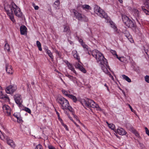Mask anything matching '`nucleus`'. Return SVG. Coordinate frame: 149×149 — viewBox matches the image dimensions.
I'll return each instance as SVG.
<instances>
[{
    "instance_id": "obj_1",
    "label": "nucleus",
    "mask_w": 149,
    "mask_h": 149,
    "mask_svg": "<svg viewBox=\"0 0 149 149\" xmlns=\"http://www.w3.org/2000/svg\"><path fill=\"white\" fill-rule=\"evenodd\" d=\"M4 8L8 15L12 14L13 11L15 15L19 17L22 15L20 9L14 3H12L10 5H7Z\"/></svg>"
},
{
    "instance_id": "obj_2",
    "label": "nucleus",
    "mask_w": 149,
    "mask_h": 149,
    "mask_svg": "<svg viewBox=\"0 0 149 149\" xmlns=\"http://www.w3.org/2000/svg\"><path fill=\"white\" fill-rule=\"evenodd\" d=\"M92 55L95 57L97 62H100L101 65H105L107 66V60L104 58L103 54L98 51L95 50L92 52Z\"/></svg>"
},
{
    "instance_id": "obj_3",
    "label": "nucleus",
    "mask_w": 149,
    "mask_h": 149,
    "mask_svg": "<svg viewBox=\"0 0 149 149\" xmlns=\"http://www.w3.org/2000/svg\"><path fill=\"white\" fill-rule=\"evenodd\" d=\"M56 101L61 105L62 109H68L70 111H72V108L70 106L68 101L66 99L62 97H57Z\"/></svg>"
},
{
    "instance_id": "obj_4",
    "label": "nucleus",
    "mask_w": 149,
    "mask_h": 149,
    "mask_svg": "<svg viewBox=\"0 0 149 149\" xmlns=\"http://www.w3.org/2000/svg\"><path fill=\"white\" fill-rule=\"evenodd\" d=\"M81 103L84 106L96 108L98 110H101V109L99 105L95 103L93 100L91 99H88L87 100H83L81 101Z\"/></svg>"
},
{
    "instance_id": "obj_5",
    "label": "nucleus",
    "mask_w": 149,
    "mask_h": 149,
    "mask_svg": "<svg viewBox=\"0 0 149 149\" xmlns=\"http://www.w3.org/2000/svg\"><path fill=\"white\" fill-rule=\"evenodd\" d=\"M72 12L74 13V17L79 21L82 22H87L88 21V18L84 15L79 13L77 10L74 9L72 10Z\"/></svg>"
},
{
    "instance_id": "obj_6",
    "label": "nucleus",
    "mask_w": 149,
    "mask_h": 149,
    "mask_svg": "<svg viewBox=\"0 0 149 149\" xmlns=\"http://www.w3.org/2000/svg\"><path fill=\"white\" fill-rule=\"evenodd\" d=\"M94 10V12L97 14V15L105 19L107 18V14L99 6L97 5L95 6Z\"/></svg>"
},
{
    "instance_id": "obj_7",
    "label": "nucleus",
    "mask_w": 149,
    "mask_h": 149,
    "mask_svg": "<svg viewBox=\"0 0 149 149\" xmlns=\"http://www.w3.org/2000/svg\"><path fill=\"white\" fill-rule=\"evenodd\" d=\"M122 19L124 23L128 27L133 28L135 27L134 23L125 15H122Z\"/></svg>"
},
{
    "instance_id": "obj_8",
    "label": "nucleus",
    "mask_w": 149,
    "mask_h": 149,
    "mask_svg": "<svg viewBox=\"0 0 149 149\" xmlns=\"http://www.w3.org/2000/svg\"><path fill=\"white\" fill-rule=\"evenodd\" d=\"M17 89L16 85H10L7 87L6 90V93H11L15 91Z\"/></svg>"
},
{
    "instance_id": "obj_9",
    "label": "nucleus",
    "mask_w": 149,
    "mask_h": 149,
    "mask_svg": "<svg viewBox=\"0 0 149 149\" xmlns=\"http://www.w3.org/2000/svg\"><path fill=\"white\" fill-rule=\"evenodd\" d=\"M14 98L16 103L20 106L22 102L21 95L19 94H16L14 95Z\"/></svg>"
},
{
    "instance_id": "obj_10",
    "label": "nucleus",
    "mask_w": 149,
    "mask_h": 149,
    "mask_svg": "<svg viewBox=\"0 0 149 149\" xmlns=\"http://www.w3.org/2000/svg\"><path fill=\"white\" fill-rule=\"evenodd\" d=\"M3 111L5 115L7 116H10L11 115V109L7 105H4L3 107Z\"/></svg>"
},
{
    "instance_id": "obj_11",
    "label": "nucleus",
    "mask_w": 149,
    "mask_h": 149,
    "mask_svg": "<svg viewBox=\"0 0 149 149\" xmlns=\"http://www.w3.org/2000/svg\"><path fill=\"white\" fill-rule=\"evenodd\" d=\"M75 67L76 68L79 69L83 73H86V70L79 63H76L75 65Z\"/></svg>"
},
{
    "instance_id": "obj_12",
    "label": "nucleus",
    "mask_w": 149,
    "mask_h": 149,
    "mask_svg": "<svg viewBox=\"0 0 149 149\" xmlns=\"http://www.w3.org/2000/svg\"><path fill=\"white\" fill-rule=\"evenodd\" d=\"M63 26L64 30L63 31L66 32L67 34L70 36L71 32L69 26L67 25H64Z\"/></svg>"
},
{
    "instance_id": "obj_13",
    "label": "nucleus",
    "mask_w": 149,
    "mask_h": 149,
    "mask_svg": "<svg viewBox=\"0 0 149 149\" xmlns=\"http://www.w3.org/2000/svg\"><path fill=\"white\" fill-rule=\"evenodd\" d=\"M27 28L25 26L22 25L20 27V31L21 34L22 35H24L25 34H26L27 32Z\"/></svg>"
},
{
    "instance_id": "obj_14",
    "label": "nucleus",
    "mask_w": 149,
    "mask_h": 149,
    "mask_svg": "<svg viewBox=\"0 0 149 149\" xmlns=\"http://www.w3.org/2000/svg\"><path fill=\"white\" fill-rule=\"evenodd\" d=\"M12 67L11 65H6V70L8 74H12L13 73V71L12 69Z\"/></svg>"
},
{
    "instance_id": "obj_15",
    "label": "nucleus",
    "mask_w": 149,
    "mask_h": 149,
    "mask_svg": "<svg viewBox=\"0 0 149 149\" xmlns=\"http://www.w3.org/2000/svg\"><path fill=\"white\" fill-rule=\"evenodd\" d=\"M72 53L74 58L76 59L78 62L80 63V57L78 55L77 51L76 50H73Z\"/></svg>"
},
{
    "instance_id": "obj_16",
    "label": "nucleus",
    "mask_w": 149,
    "mask_h": 149,
    "mask_svg": "<svg viewBox=\"0 0 149 149\" xmlns=\"http://www.w3.org/2000/svg\"><path fill=\"white\" fill-rule=\"evenodd\" d=\"M117 132L119 134L122 135H125L126 133L125 131L122 128L118 129L117 130Z\"/></svg>"
},
{
    "instance_id": "obj_17",
    "label": "nucleus",
    "mask_w": 149,
    "mask_h": 149,
    "mask_svg": "<svg viewBox=\"0 0 149 149\" xmlns=\"http://www.w3.org/2000/svg\"><path fill=\"white\" fill-rule=\"evenodd\" d=\"M67 65H68V68L71 70L73 72L76 74V72L73 66L72 65L69 63H68V61H67Z\"/></svg>"
},
{
    "instance_id": "obj_18",
    "label": "nucleus",
    "mask_w": 149,
    "mask_h": 149,
    "mask_svg": "<svg viewBox=\"0 0 149 149\" xmlns=\"http://www.w3.org/2000/svg\"><path fill=\"white\" fill-rule=\"evenodd\" d=\"M56 114H57V116H58V119L59 120H60V121H61V123L62 124V125L65 127V128L66 129H67V126L65 125L63 123V121L60 118V115H59V113L57 111H56Z\"/></svg>"
},
{
    "instance_id": "obj_19",
    "label": "nucleus",
    "mask_w": 149,
    "mask_h": 149,
    "mask_svg": "<svg viewBox=\"0 0 149 149\" xmlns=\"http://www.w3.org/2000/svg\"><path fill=\"white\" fill-rule=\"evenodd\" d=\"M8 144L10 145L12 147H14L15 146V144L13 142V141L11 139L7 140Z\"/></svg>"
},
{
    "instance_id": "obj_20",
    "label": "nucleus",
    "mask_w": 149,
    "mask_h": 149,
    "mask_svg": "<svg viewBox=\"0 0 149 149\" xmlns=\"http://www.w3.org/2000/svg\"><path fill=\"white\" fill-rule=\"evenodd\" d=\"M102 66H101L102 67V70L105 73H108V71L107 70V68L105 67V65H102ZM107 67L108 65H107V66L106 65H105Z\"/></svg>"
},
{
    "instance_id": "obj_21",
    "label": "nucleus",
    "mask_w": 149,
    "mask_h": 149,
    "mask_svg": "<svg viewBox=\"0 0 149 149\" xmlns=\"http://www.w3.org/2000/svg\"><path fill=\"white\" fill-rule=\"evenodd\" d=\"M46 52L49 57H50L52 59H53L54 56L52 55V53L48 49H46Z\"/></svg>"
},
{
    "instance_id": "obj_22",
    "label": "nucleus",
    "mask_w": 149,
    "mask_h": 149,
    "mask_svg": "<svg viewBox=\"0 0 149 149\" xmlns=\"http://www.w3.org/2000/svg\"><path fill=\"white\" fill-rule=\"evenodd\" d=\"M4 49L5 50H7L8 51H9L10 50L9 45L8 43L6 41L5 44L4 45Z\"/></svg>"
},
{
    "instance_id": "obj_23",
    "label": "nucleus",
    "mask_w": 149,
    "mask_h": 149,
    "mask_svg": "<svg viewBox=\"0 0 149 149\" xmlns=\"http://www.w3.org/2000/svg\"><path fill=\"white\" fill-rule=\"evenodd\" d=\"M122 76L123 79L125 80L128 82H131V80L130 78H129L127 76H126L125 75H123Z\"/></svg>"
},
{
    "instance_id": "obj_24",
    "label": "nucleus",
    "mask_w": 149,
    "mask_h": 149,
    "mask_svg": "<svg viewBox=\"0 0 149 149\" xmlns=\"http://www.w3.org/2000/svg\"><path fill=\"white\" fill-rule=\"evenodd\" d=\"M68 97L72 99L74 102H76L77 101V100L75 96L73 95L70 94L69 95Z\"/></svg>"
},
{
    "instance_id": "obj_25",
    "label": "nucleus",
    "mask_w": 149,
    "mask_h": 149,
    "mask_svg": "<svg viewBox=\"0 0 149 149\" xmlns=\"http://www.w3.org/2000/svg\"><path fill=\"white\" fill-rule=\"evenodd\" d=\"M36 45L38 48V49L39 51H42V48L41 47V43L40 42L38 41H37L36 42Z\"/></svg>"
},
{
    "instance_id": "obj_26",
    "label": "nucleus",
    "mask_w": 149,
    "mask_h": 149,
    "mask_svg": "<svg viewBox=\"0 0 149 149\" xmlns=\"http://www.w3.org/2000/svg\"><path fill=\"white\" fill-rule=\"evenodd\" d=\"M60 4V2L58 0L56 1L54 3V6L55 8L58 7Z\"/></svg>"
},
{
    "instance_id": "obj_27",
    "label": "nucleus",
    "mask_w": 149,
    "mask_h": 149,
    "mask_svg": "<svg viewBox=\"0 0 149 149\" xmlns=\"http://www.w3.org/2000/svg\"><path fill=\"white\" fill-rule=\"evenodd\" d=\"M62 91L64 95H65L67 96L68 97L69 96V95H70L69 93V91H66L65 90H62Z\"/></svg>"
},
{
    "instance_id": "obj_28",
    "label": "nucleus",
    "mask_w": 149,
    "mask_h": 149,
    "mask_svg": "<svg viewBox=\"0 0 149 149\" xmlns=\"http://www.w3.org/2000/svg\"><path fill=\"white\" fill-rule=\"evenodd\" d=\"M80 7L82 8L83 9H88L89 8L90 6L88 5H81Z\"/></svg>"
},
{
    "instance_id": "obj_29",
    "label": "nucleus",
    "mask_w": 149,
    "mask_h": 149,
    "mask_svg": "<svg viewBox=\"0 0 149 149\" xmlns=\"http://www.w3.org/2000/svg\"><path fill=\"white\" fill-rule=\"evenodd\" d=\"M146 7L149 10V0H147L145 2Z\"/></svg>"
},
{
    "instance_id": "obj_30",
    "label": "nucleus",
    "mask_w": 149,
    "mask_h": 149,
    "mask_svg": "<svg viewBox=\"0 0 149 149\" xmlns=\"http://www.w3.org/2000/svg\"><path fill=\"white\" fill-rule=\"evenodd\" d=\"M108 126L110 128L113 130H114L115 128V125L113 124H110V125H109Z\"/></svg>"
},
{
    "instance_id": "obj_31",
    "label": "nucleus",
    "mask_w": 149,
    "mask_h": 149,
    "mask_svg": "<svg viewBox=\"0 0 149 149\" xmlns=\"http://www.w3.org/2000/svg\"><path fill=\"white\" fill-rule=\"evenodd\" d=\"M24 110L26 111L28 113L30 114H31V111L30 109L28 108L25 107L24 108Z\"/></svg>"
},
{
    "instance_id": "obj_32",
    "label": "nucleus",
    "mask_w": 149,
    "mask_h": 149,
    "mask_svg": "<svg viewBox=\"0 0 149 149\" xmlns=\"http://www.w3.org/2000/svg\"><path fill=\"white\" fill-rule=\"evenodd\" d=\"M146 81L147 83H149V76L146 75L145 77Z\"/></svg>"
},
{
    "instance_id": "obj_33",
    "label": "nucleus",
    "mask_w": 149,
    "mask_h": 149,
    "mask_svg": "<svg viewBox=\"0 0 149 149\" xmlns=\"http://www.w3.org/2000/svg\"><path fill=\"white\" fill-rule=\"evenodd\" d=\"M35 149H43V148L41 145L38 144L36 146Z\"/></svg>"
},
{
    "instance_id": "obj_34",
    "label": "nucleus",
    "mask_w": 149,
    "mask_h": 149,
    "mask_svg": "<svg viewBox=\"0 0 149 149\" xmlns=\"http://www.w3.org/2000/svg\"><path fill=\"white\" fill-rule=\"evenodd\" d=\"M143 11L145 12L146 15H149V12L148 10H146L145 8H142Z\"/></svg>"
},
{
    "instance_id": "obj_35",
    "label": "nucleus",
    "mask_w": 149,
    "mask_h": 149,
    "mask_svg": "<svg viewBox=\"0 0 149 149\" xmlns=\"http://www.w3.org/2000/svg\"><path fill=\"white\" fill-rule=\"evenodd\" d=\"M111 52L113 55H116V56H117V55L116 54V52L115 50H111Z\"/></svg>"
},
{
    "instance_id": "obj_36",
    "label": "nucleus",
    "mask_w": 149,
    "mask_h": 149,
    "mask_svg": "<svg viewBox=\"0 0 149 149\" xmlns=\"http://www.w3.org/2000/svg\"><path fill=\"white\" fill-rule=\"evenodd\" d=\"M140 147L143 149H145V147L144 145L141 143H139Z\"/></svg>"
},
{
    "instance_id": "obj_37",
    "label": "nucleus",
    "mask_w": 149,
    "mask_h": 149,
    "mask_svg": "<svg viewBox=\"0 0 149 149\" xmlns=\"http://www.w3.org/2000/svg\"><path fill=\"white\" fill-rule=\"evenodd\" d=\"M145 130H146V134L148 136H149V130H148V128L147 127H145Z\"/></svg>"
},
{
    "instance_id": "obj_38",
    "label": "nucleus",
    "mask_w": 149,
    "mask_h": 149,
    "mask_svg": "<svg viewBox=\"0 0 149 149\" xmlns=\"http://www.w3.org/2000/svg\"><path fill=\"white\" fill-rule=\"evenodd\" d=\"M111 24V27L112 28H113L115 30H117V27L115 26V25L113 24Z\"/></svg>"
},
{
    "instance_id": "obj_39",
    "label": "nucleus",
    "mask_w": 149,
    "mask_h": 149,
    "mask_svg": "<svg viewBox=\"0 0 149 149\" xmlns=\"http://www.w3.org/2000/svg\"><path fill=\"white\" fill-rule=\"evenodd\" d=\"M33 6L35 10H37L39 8V7L37 6H36L35 4H33Z\"/></svg>"
},
{
    "instance_id": "obj_40",
    "label": "nucleus",
    "mask_w": 149,
    "mask_h": 149,
    "mask_svg": "<svg viewBox=\"0 0 149 149\" xmlns=\"http://www.w3.org/2000/svg\"><path fill=\"white\" fill-rule=\"evenodd\" d=\"M55 52H56V53L59 56H61V53H60V52H58V51L56 49H55Z\"/></svg>"
},
{
    "instance_id": "obj_41",
    "label": "nucleus",
    "mask_w": 149,
    "mask_h": 149,
    "mask_svg": "<svg viewBox=\"0 0 149 149\" xmlns=\"http://www.w3.org/2000/svg\"><path fill=\"white\" fill-rule=\"evenodd\" d=\"M117 58L120 61H123V60H121V59H123V57H118V56L117 55V56H116Z\"/></svg>"
},
{
    "instance_id": "obj_42",
    "label": "nucleus",
    "mask_w": 149,
    "mask_h": 149,
    "mask_svg": "<svg viewBox=\"0 0 149 149\" xmlns=\"http://www.w3.org/2000/svg\"><path fill=\"white\" fill-rule=\"evenodd\" d=\"M128 105L129 107L130 108V109H131V110L132 111V112H133V109H132V107L130 105V104H128Z\"/></svg>"
},
{
    "instance_id": "obj_43",
    "label": "nucleus",
    "mask_w": 149,
    "mask_h": 149,
    "mask_svg": "<svg viewBox=\"0 0 149 149\" xmlns=\"http://www.w3.org/2000/svg\"><path fill=\"white\" fill-rule=\"evenodd\" d=\"M49 149H55L54 147L50 146L49 147Z\"/></svg>"
},
{
    "instance_id": "obj_44",
    "label": "nucleus",
    "mask_w": 149,
    "mask_h": 149,
    "mask_svg": "<svg viewBox=\"0 0 149 149\" xmlns=\"http://www.w3.org/2000/svg\"><path fill=\"white\" fill-rule=\"evenodd\" d=\"M68 77L70 79H72V78H73V77L72 76H71L68 75Z\"/></svg>"
},
{
    "instance_id": "obj_45",
    "label": "nucleus",
    "mask_w": 149,
    "mask_h": 149,
    "mask_svg": "<svg viewBox=\"0 0 149 149\" xmlns=\"http://www.w3.org/2000/svg\"><path fill=\"white\" fill-rule=\"evenodd\" d=\"M104 86L107 88V90L108 91H109V88L108 87V86H107V84H104Z\"/></svg>"
},
{
    "instance_id": "obj_46",
    "label": "nucleus",
    "mask_w": 149,
    "mask_h": 149,
    "mask_svg": "<svg viewBox=\"0 0 149 149\" xmlns=\"http://www.w3.org/2000/svg\"><path fill=\"white\" fill-rule=\"evenodd\" d=\"M22 120L20 118H19L18 119V122L19 123H20V122H22Z\"/></svg>"
},
{
    "instance_id": "obj_47",
    "label": "nucleus",
    "mask_w": 149,
    "mask_h": 149,
    "mask_svg": "<svg viewBox=\"0 0 149 149\" xmlns=\"http://www.w3.org/2000/svg\"><path fill=\"white\" fill-rule=\"evenodd\" d=\"M2 92V89L1 87L0 86V93H1Z\"/></svg>"
},
{
    "instance_id": "obj_48",
    "label": "nucleus",
    "mask_w": 149,
    "mask_h": 149,
    "mask_svg": "<svg viewBox=\"0 0 149 149\" xmlns=\"http://www.w3.org/2000/svg\"><path fill=\"white\" fill-rule=\"evenodd\" d=\"M4 97L6 98V99H9V98L8 97V96L7 95H5L4 96Z\"/></svg>"
},
{
    "instance_id": "obj_49",
    "label": "nucleus",
    "mask_w": 149,
    "mask_h": 149,
    "mask_svg": "<svg viewBox=\"0 0 149 149\" xmlns=\"http://www.w3.org/2000/svg\"><path fill=\"white\" fill-rule=\"evenodd\" d=\"M74 124L75 125L77 126V127H79V125L75 123L74 122Z\"/></svg>"
},
{
    "instance_id": "obj_50",
    "label": "nucleus",
    "mask_w": 149,
    "mask_h": 149,
    "mask_svg": "<svg viewBox=\"0 0 149 149\" xmlns=\"http://www.w3.org/2000/svg\"><path fill=\"white\" fill-rule=\"evenodd\" d=\"M17 119V121H18V119H19V117L18 116H17V117L16 118Z\"/></svg>"
},
{
    "instance_id": "obj_51",
    "label": "nucleus",
    "mask_w": 149,
    "mask_h": 149,
    "mask_svg": "<svg viewBox=\"0 0 149 149\" xmlns=\"http://www.w3.org/2000/svg\"><path fill=\"white\" fill-rule=\"evenodd\" d=\"M11 20L13 21V20H14V18L13 17H11Z\"/></svg>"
},
{
    "instance_id": "obj_52",
    "label": "nucleus",
    "mask_w": 149,
    "mask_h": 149,
    "mask_svg": "<svg viewBox=\"0 0 149 149\" xmlns=\"http://www.w3.org/2000/svg\"><path fill=\"white\" fill-rule=\"evenodd\" d=\"M106 123H107V124L108 125V126H109V125H110V124H109V123H108V122L107 121L106 122Z\"/></svg>"
},
{
    "instance_id": "obj_53",
    "label": "nucleus",
    "mask_w": 149,
    "mask_h": 149,
    "mask_svg": "<svg viewBox=\"0 0 149 149\" xmlns=\"http://www.w3.org/2000/svg\"><path fill=\"white\" fill-rule=\"evenodd\" d=\"M68 117L71 120H72V118L70 117L69 116V115H68Z\"/></svg>"
},
{
    "instance_id": "obj_54",
    "label": "nucleus",
    "mask_w": 149,
    "mask_h": 149,
    "mask_svg": "<svg viewBox=\"0 0 149 149\" xmlns=\"http://www.w3.org/2000/svg\"><path fill=\"white\" fill-rule=\"evenodd\" d=\"M120 2V3H122L123 2L122 0H118Z\"/></svg>"
},
{
    "instance_id": "obj_55",
    "label": "nucleus",
    "mask_w": 149,
    "mask_h": 149,
    "mask_svg": "<svg viewBox=\"0 0 149 149\" xmlns=\"http://www.w3.org/2000/svg\"><path fill=\"white\" fill-rule=\"evenodd\" d=\"M13 115L15 116V117L16 118L17 117V115H15V114H14Z\"/></svg>"
},
{
    "instance_id": "obj_56",
    "label": "nucleus",
    "mask_w": 149,
    "mask_h": 149,
    "mask_svg": "<svg viewBox=\"0 0 149 149\" xmlns=\"http://www.w3.org/2000/svg\"><path fill=\"white\" fill-rule=\"evenodd\" d=\"M110 74V76L112 78V79H113V77L111 75V74Z\"/></svg>"
},
{
    "instance_id": "obj_57",
    "label": "nucleus",
    "mask_w": 149,
    "mask_h": 149,
    "mask_svg": "<svg viewBox=\"0 0 149 149\" xmlns=\"http://www.w3.org/2000/svg\"><path fill=\"white\" fill-rule=\"evenodd\" d=\"M55 71H56V72H59L57 70H55Z\"/></svg>"
},
{
    "instance_id": "obj_58",
    "label": "nucleus",
    "mask_w": 149,
    "mask_h": 149,
    "mask_svg": "<svg viewBox=\"0 0 149 149\" xmlns=\"http://www.w3.org/2000/svg\"><path fill=\"white\" fill-rule=\"evenodd\" d=\"M136 136H138V135H139V134H138L137 133H136Z\"/></svg>"
},
{
    "instance_id": "obj_59",
    "label": "nucleus",
    "mask_w": 149,
    "mask_h": 149,
    "mask_svg": "<svg viewBox=\"0 0 149 149\" xmlns=\"http://www.w3.org/2000/svg\"><path fill=\"white\" fill-rule=\"evenodd\" d=\"M34 82H32V83H31V84H33H33H34Z\"/></svg>"
},
{
    "instance_id": "obj_60",
    "label": "nucleus",
    "mask_w": 149,
    "mask_h": 149,
    "mask_svg": "<svg viewBox=\"0 0 149 149\" xmlns=\"http://www.w3.org/2000/svg\"><path fill=\"white\" fill-rule=\"evenodd\" d=\"M123 93L124 94V95H125V92H124V91H123Z\"/></svg>"
},
{
    "instance_id": "obj_61",
    "label": "nucleus",
    "mask_w": 149,
    "mask_h": 149,
    "mask_svg": "<svg viewBox=\"0 0 149 149\" xmlns=\"http://www.w3.org/2000/svg\"><path fill=\"white\" fill-rule=\"evenodd\" d=\"M127 36V38H129V37H130V36Z\"/></svg>"
},
{
    "instance_id": "obj_62",
    "label": "nucleus",
    "mask_w": 149,
    "mask_h": 149,
    "mask_svg": "<svg viewBox=\"0 0 149 149\" xmlns=\"http://www.w3.org/2000/svg\"><path fill=\"white\" fill-rule=\"evenodd\" d=\"M77 120H78V121H79V122L80 123V121H79V120H78V119H77Z\"/></svg>"
},
{
    "instance_id": "obj_63",
    "label": "nucleus",
    "mask_w": 149,
    "mask_h": 149,
    "mask_svg": "<svg viewBox=\"0 0 149 149\" xmlns=\"http://www.w3.org/2000/svg\"><path fill=\"white\" fill-rule=\"evenodd\" d=\"M83 47H86V46H85L83 45Z\"/></svg>"
},
{
    "instance_id": "obj_64",
    "label": "nucleus",
    "mask_w": 149,
    "mask_h": 149,
    "mask_svg": "<svg viewBox=\"0 0 149 149\" xmlns=\"http://www.w3.org/2000/svg\"><path fill=\"white\" fill-rule=\"evenodd\" d=\"M83 47H86V46H85L83 45Z\"/></svg>"
}]
</instances>
